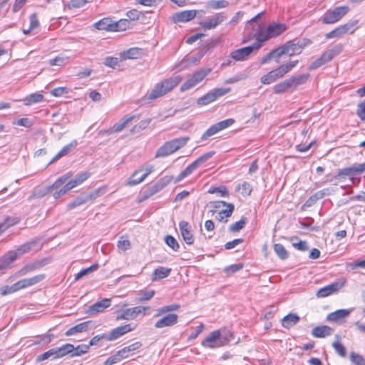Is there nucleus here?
<instances>
[{
  "instance_id": "f257e3e1",
  "label": "nucleus",
  "mask_w": 365,
  "mask_h": 365,
  "mask_svg": "<svg viewBox=\"0 0 365 365\" xmlns=\"http://www.w3.org/2000/svg\"><path fill=\"white\" fill-rule=\"evenodd\" d=\"M42 247L40 239H34L19 246L16 250L9 251L0 258V275L4 273L9 266L14 262L19 256L31 251H38Z\"/></svg>"
},
{
  "instance_id": "f03ea898",
  "label": "nucleus",
  "mask_w": 365,
  "mask_h": 365,
  "mask_svg": "<svg viewBox=\"0 0 365 365\" xmlns=\"http://www.w3.org/2000/svg\"><path fill=\"white\" fill-rule=\"evenodd\" d=\"M232 338V334L230 331L215 330L204 339L201 344L205 348H220L228 344Z\"/></svg>"
},
{
  "instance_id": "7ed1b4c3",
  "label": "nucleus",
  "mask_w": 365,
  "mask_h": 365,
  "mask_svg": "<svg viewBox=\"0 0 365 365\" xmlns=\"http://www.w3.org/2000/svg\"><path fill=\"white\" fill-rule=\"evenodd\" d=\"M181 80L182 77L180 76H175L156 83L149 93L148 98L153 100L163 96L177 86Z\"/></svg>"
},
{
  "instance_id": "20e7f679",
  "label": "nucleus",
  "mask_w": 365,
  "mask_h": 365,
  "mask_svg": "<svg viewBox=\"0 0 365 365\" xmlns=\"http://www.w3.org/2000/svg\"><path fill=\"white\" fill-rule=\"evenodd\" d=\"M309 77V75L308 73L292 76L274 85L273 91L276 94H281L289 90H293L297 86L305 83Z\"/></svg>"
},
{
  "instance_id": "39448f33",
  "label": "nucleus",
  "mask_w": 365,
  "mask_h": 365,
  "mask_svg": "<svg viewBox=\"0 0 365 365\" xmlns=\"http://www.w3.org/2000/svg\"><path fill=\"white\" fill-rule=\"evenodd\" d=\"M190 140L188 136H182L165 142L155 153V158L165 157L184 147Z\"/></svg>"
},
{
  "instance_id": "423d86ee",
  "label": "nucleus",
  "mask_w": 365,
  "mask_h": 365,
  "mask_svg": "<svg viewBox=\"0 0 365 365\" xmlns=\"http://www.w3.org/2000/svg\"><path fill=\"white\" fill-rule=\"evenodd\" d=\"M263 14L264 12L259 13L247 22V27H252L253 37L256 39L255 42L247 46L252 49V53L258 51L263 46V43L267 41V38H265L259 31L260 24L259 20Z\"/></svg>"
},
{
  "instance_id": "0eeeda50",
  "label": "nucleus",
  "mask_w": 365,
  "mask_h": 365,
  "mask_svg": "<svg viewBox=\"0 0 365 365\" xmlns=\"http://www.w3.org/2000/svg\"><path fill=\"white\" fill-rule=\"evenodd\" d=\"M215 151H210L200 156L197 159H196L194 162L190 164L185 170H183L177 176V178L175 180V182L178 183L187 176L190 175L194 170H195L201 165H202L209 159H210L215 155Z\"/></svg>"
},
{
  "instance_id": "6e6552de",
  "label": "nucleus",
  "mask_w": 365,
  "mask_h": 365,
  "mask_svg": "<svg viewBox=\"0 0 365 365\" xmlns=\"http://www.w3.org/2000/svg\"><path fill=\"white\" fill-rule=\"evenodd\" d=\"M349 11L348 6H337L332 10H327L322 18V23L324 24H334L344 16Z\"/></svg>"
},
{
  "instance_id": "1a4fd4ad",
  "label": "nucleus",
  "mask_w": 365,
  "mask_h": 365,
  "mask_svg": "<svg viewBox=\"0 0 365 365\" xmlns=\"http://www.w3.org/2000/svg\"><path fill=\"white\" fill-rule=\"evenodd\" d=\"M211 72V68H202L192 73L181 86L180 91H185L189 90L201 81Z\"/></svg>"
},
{
  "instance_id": "9d476101",
  "label": "nucleus",
  "mask_w": 365,
  "mask_h": 365,
  "mask_svg": "<svg viewBox=\"0 0 365 365\" xmlns=\"http://www.w3.org/2000/svg\"><path fill=\"white\" fill-rule=\"evenodd\" d=\"M260 29L259 31L265 38H267V41L277 37L281 35L287 29V26L285 24L278 23L276 21H273L270 23L266 29H263L262 26V23H260Z\"/></svg>"
},
{
  "instance_id": "9b49d317",
  "label": "nucleus",
  "mask_w": 365,
  "mask_h": 365,
  "mask_svg": "<svg viewBox=\"0 0 365 365\" xmlns=\"http://www.w3.org/2000/svg\"><path fill=\"white\" fill-rule=\"evenodd\" d=\"M230 91V88H215L200 97L197 99V104L200 106L208 105L216 101L218 98L225 96Z\"/></svg>"
},
{
  "instance_id": "f8f14e48",
  "label": "nucleus",
  "mask_w": 365,
  "mask_h": 365,
  "mask_svg": "<svg viewBox=\"0 0 365 365\" xmlns=\"http://www.w3.org/2000/svg\"><path fill=\"white\" fill-rule=\"evenodd\" d=\"M346 280L344 277H341L336 281L320 288L316 293L318 298L327 297L332 294L339 292L346 284Z\"/></svg>"
},
{
  "instance_id": "ddd939ff",
  "label": "nucleus",
  "mask_w": 365,
  "mask_h": 365,
  "mask_svg": "<svg viewBox=\"0 0 365 365\" xmlns=\"http://www.w3.org/2000/svg\"><path fill=\"white\" fill-rule=\"evenodd\" d=\"M234 123V119L228 118L212 125L208 129H207L206 131L202 135L200 140L205 141L210 137H212V135L217 134L220 131L231 126Z\"/></svg>"
},
{
  "instance_id": "4468645a",
  "label": "nucleus",
  "mask_w": 365,
  "mask_h": 365,
  "mask_svg": "<svg viewBox=\"0 0 365 365\" xmlns=\"http://www.w3.org/2000/svg\"><path fill=\"white\" fill-rule=\"evenodd\" d=\"M226 19L227 16L224 13H216L212 16L202 20L199 22V24L205 30H211L221 24Z\"/></svg>"
},
{
  "instance_id": "2eb2a0df",
  "label": "nucleus",
  "mask_w": 365,
  "mask_h": 365,
  "mask_svg": "<svg viewBox=\"0 0 365 365\" xmlns=\"http://www.w3.org/2000/svg\"><path fill=\"white\" fill-rule=\"evenodd\" d=\"M200 12L202 13V14H205L203 10H185L174 14L173 19L175 23L187 22L196 17Z\"/></svg>"
},
{
  "instance_id": "dca6fc26",
  "label": "nucleus",
  "mask_w": 365,
  "mask_h": 365,
  "mask_svg": "<svg viewBox=\"0 0 365 365\" xmlns=\"http://www.w3.org/2000/svg\"><path fill=\"white\" fill-rule=\"evenodd\" d=\"M71 177V173H68L60 178H58L51 185L50 190L51 191H54L53 193V196L55 199L59 198L61 196L66 194L63 192V189L61 188L62 185H64L68 180V179Z\"/></svg>"
},
{
  "instance_id": "f3484780",
  "label": "nucleus",
  "mask_w": 365,
  "mask_h": 365,
  "mask_svg": "<svg viewBox=\"0 0 365 365\" xmlns=\"http://www.w3.org/2000/svg\"><path fill=\"white\" fill-rule=\"evenodd\" d=\"M71 177V173H68L60 178H58L51 185L50 190L51 191H54L53 193V196L55 199L59 198L61 196L66 194L63 192V189L61 188L62 185H64L68 180V179Z\"/></svg>"
},
{
  "instance_id": "a211bd4d",
  "label": "nucleus",
  "mask_w": 365,
  "mask_h": 365,
  "mask_svg": "<svg viewBox=\"0 0 365 365\" xmlns=\"http://www.w3.org/2000/svg\"><path fill=\"white\" fill-rule=\"evenodd\" d=\"M71 177V173H68L60 178H58L51 185L50 190L51 191H54L53 193V196L55 199L59 198L61 196L66 194L63 192V189L61 188L62 185H64L68 180V179Z\"/></svg>"
},
{
  "instance_id": "6ab92c4d",
  "label": "nucleus",
  "mask_w": 365,
  "mask_h": 365,
  "mask_svg": "<svg viewBox=\"0 0 365 365\" xmlns=\"http://www.w3.org/2000/svg\"><path fill=\"white\" fill-rule=\"evenodd\" d=\"M46 277L44 274H38L32 277L26 278L21 280L18 281L14 284V289H22L31 286H34L42 280H43Z\"/></svg>"
},
{
  "instance_id": "aec40b11",
  "label": "nucleus",
  "mask_w": 365,
  "mask_h": 365,
  "mask_svg": "<svg viewBox=\"0 0 365 365\" xmlns=\"http://www.w3.org/2000/svg\"><path fill=\"white\" fill-rule=\"evenodd\" d=\"M135 328V325L133 324H128L123 326L118 327L113 329L108 335H107L106 340L107 341H113L121 336L125 334L128 332L133 331Z\"/></svg>"
},
{
  "instance_id": "412c9836",
  "label": "nucleus",
  "mask_w": 365,
  "mask_h": 365,
  "mask_svg": "<svg viewBox=\"0 0 365 365\" xmlns=\"http://www.w3.org/2000/svg\"><path fill=\"white\" fill-rule=\"evenodd\" d=\"M170 181L171 178L169 177H165L158 180L144 192V199H147L163 190Z\"/></svg>"
},
{
  "instance_id": "4be33fe9",
  "label": "nucleus",
  "mask_w": 365,
  "mask_h": 365,
  "mask_svg": "<svg viewBox=\"0 0 365 365\" xmlns=\"http://www.w3.org/2000/svg\"><path fill=\"white\" fill-rule=\"evenodd\" d=\"M178 321V315L174 313H169L162 318L158 319L155 323V327L156 329H162L167 327H172L175 325Z\"/></svg>"
},
{
  "instance_id": "5701e85b",
  "label": "nucleus",
  "mask_w": 365,
  "mask_h": 365,
  "mask_svg": "<svg viewBox=\"0 0 365 365\" xmlns=\"http://www.w3.org/2000/svg\"><path fill=\"white\" fill-rule=\"evenodd\" d=\"M179 229L185 242L188 245H193L194 237L192 233L191 225L186 221H181L179 223Z\"/></svg>"
},
{
  "instance_id": "b1692460",
  "label": "nucleus",
  "mask_w": 365,
  "mask_h": 365,
  "mask_svg": "<svg viewBox=\"0 0 365 365\" xmlns=\"http://www.w3.org/2000/svg\"><path fill=\"white\" fill-rule=\"evenodd\" d=\"M306 44L300 41H296L295 40L289 41L283 45L286 48L287 52V55L292 56L294 55L300 54Z\"/></svg>"
},
{
  "instance_id": "393cba45",
  "label": "nucleus",
  "mask_w": 365,
  "mask_h": 365,
  "mask_svg": "<svg viewBox=\"0 0 365 365\" xmlns=\"http://www.w3.org/2000/svg\"><path fill=\"white\" fill-rule=\"evenodd\" d=\"M284 76L281 68L279 66L276 69L269 71L268 73L262 76L260 78V82L263 84H270L277 80L282 78Z\"/></svg>"
},
{
  "instance_id": "a878e982",
  "label": "nucleus",
  "mask_w": 365,
  "mask_h": 365,
  "mask_svg": "<svg viewBox=\"0 0 365 365\" xmlns=\"http://www.w3.org/2000/svg\"><path fill=\"white\" fill-rule=\"evenodd\" d=\"M135 118V115L125 116L120 120L115 123L112 127L104 132L108 135L120 132Z\"/></svg>"
},
{
  "instance_id": "bb28decb",
  "label": "nucleus",
  "mask_w": 365,
  "mask_h": 365,
  "mask_svg": "<svg viewBox=\"0 0 365 365\" xmlns=\"http://www.w3.org/2000/svg\"><path fill=\"white\" fill-rule=\"evenodd\" d=\"M110 304L111 300L110 299L105 298L90 306L87 313L90 315H94L98 313L103 312L106 308L109 307Z\"/></svg>"
},
{
  "instance_id": "cd10ccee",
  "label": "nucleus",
  "mask_w": 365,
  "mask_h": 365,
  "mask_svg": "<svg viewBox=\"0 0 365 365\" xmlns=\"http://www.w3.org/2000/svg\"><path fill=\"white\" fill-rule=\"evenodd\" d=\"M349 309H338L335 312L329 313L327 317V320L336 323H341L350 314Z\"/></svg>"
},
{
  "instance_id": "c85d7f7f",
  "label": "nucleus",
  "mask_w": 365,
  "mask_h": 365,
  "mask_svg": "<svg viewBox=\"0 0 365 365\" xmlns=\"http://www.w3.org/2000/svg\"><path fill=\"white\" fill-rule=\"evenodd\" d=\"M251 53L252 49L246 46L233 51L231 52L230 56L233 60L236 61H246Z\"/></svg>"
},
{
  "instance_id": "c756f323",
  "label": "nucleus",
  "mask_w": 365,
  "mask_h": 365,
  "mask_svg": "<svg viewBox=\"0 0 365 365\" xmlns=\"http://www.w3.org/2000/svg\"><path fill=\"white\" fill-rule=\"evenodd\" d=\"M333 332V329L329 326H318L314 327L312 331V334L317 338H324L331 335Z\"/></svg>"
},
{
  "instance_id": "7c9ffc66",
  "label": "nucleus",
  "mask_w": 365,
  "mask_h": 365,
  "mask_svg": "<svg viewBox=\"0 0 365 365\" xmlns=\"http://www.w3.org/2000/svg\"><path fill=\"white\" fill-rule=\"evenodd\" d=\"M45 264H46V262L44 260L36 261V262H34L32 263H29V264L25 265L24 267H22L19 270V273L21 276H24V275L27 274L29 272H31L34 270H36V269L43 267Z\"/></svg>"
},
{
  "instance_id": "2f4dec72",
  "label": "nucleus",
  "mask_w": 365,
  "mask_h": 365,
  "mask_svg": "<svg viewBox=\"0 0 365 365\" xmlns=\"http://www.w3.org/2000/svg\"><path fill=\"white\" fill-rule=\"evenodd\" d=\"M77 145V141L73 140L69 144L65 145L48 163V165H50L55 161L58 160L61 158L66 155L68 153H70L72 150H73Z\"/></svg>"
},
{
  "instance_id": "473e14b6",
  "label": "nucleus",
  "mask_w": 365,
  "mask_h": 365,
  "mask_svg": "<svg viewBox=\"0 0 365 365\" xmlns=\"http://www.w3.org/2000/svg\"><path fill=\"white\" fill-rule=\"evenodd\" d=\"M91 324V321H87L81 322L74 327H71L66 332V336H72L77 333H81L86 331L88 329L89 325Z\"/></svg>"
},
{
  "instance_id": "72a5a7b5",
  "label": "nucleus",
  "mask_w": 365,
  "mask_h": 365,
  "mask_svg": "<svg viewBox=\"0 0 365 365\" xmlns=\"http://www.w3.org/2000/svg\"><path fill=\"white\" fill-rule=\"evenodd\" d=\"M94 26L98 30H106L108 31H113L115 29L113 21L109 18H104L98 22L95 23ZM115 26H117L115 25Z\"/></svg>"
},
{
  "instance_id": "f704fd0d",
  "label": "nucleus",
  "mask_w": 365,
  "mask_h": 365,
  "mask_svg": "<svg viewBox=\"0 0 365 365\" xmlns=\"http://www.w3.org/2000/svg\"><path fill=\"white\" fill-rule=\"evenodd\" d=\"M342 49V46L341 45H336L332 48L324 52L320 56L323 59L325 63L331 61L334 56H337Z\"/></svg>"
},
{
  "instance_id": "c9c22d12",
  "label": "nucleus",
  "mask_w": 365,
  "mask_h": 365,
  "mask_svg": "<svg viewBox=\"0 0 365 365\" xmlns=\"http://www.w3.org/2000/svg\"><path fill=\"white\" fill-rule=\"evenodd\" d=\"M342 49V46L341 45H336L332 48L324 52L320 56L323 59L325 63L331 61L334 56H337Z\"/></svg>"
},
{
  "instance_id": "e433bc0d",
  "label": "nucleus",
  "mask_w": 365,
  "mask_h": 365,
  "mask_svg": "<svg viewBox=\"0 0 365 365\" xmlns=\"http://www.w3.org/2000/svg\"><path fill=\"white\" fill-rule=\"evenodd\" d=\"M327 191L328 189H324L315 192L308 198V200L303 205L302 207H310L313 206L317 200L323 198L326 195L328 194Z\"/></svg>"
},
{
  "instance_id": "4c0bfd02",
  "label": "nucleus",
  "mask_w": 365,
  "mask_h": 365,
  "mask_svg": "<svg viewBox=\"0 0 365 365\" xmlns=\"http://www.w3.org/2000/svg\"><path fill=\"white\" fill-rule=\"evenodd\" d=\"M299 319V317L297 314L290 313L282 319V325L286 329H289L297 324Z\"/></svg>"
},
{
  "instance_id": "58836bf2",
  "label": "nucleus",
  "mask_w": 365,
  "mask_h": 365,
  "mask_svg": "<svg viewBox=\"0 0 365 365\" xmlns=\"http://www.w3.org/2000/svg\"><path fill=\"white\" fill-rule=\"evenodd\" d=\"M141 49L138 48H130L120 53V57L123 59H136L140 57Z\"/></svg>"
},
{
  "instance_id": "ea45409f",
  "label": "nucleus",
  "mask_w": 365,
  "mask_h": 365,
  "mask_svg": "<svg viewBox=\"0 0 365 365\" xmlns=\"http://www.w3.org/2000/svg\"><path fill=\"white\" fill-rule=\"evenodd\" d=\"M171 268L159 267L153 271L152 281H156L167 277L171 272Z\"/></svg>"
},
{
  "instance_id": "a19ab883",
  "label": "nucleus",
  "mask_w": 365,
  "mask_h": 365,
  "mask_svg": "<svg viewBox=\"0 0 365 365\" xmlns=\"http://www.w3.org/2000/svg\"><path fill=\"white\" fill-rule=\"evenodd\" d=\"M56 351V356L58 359L62 358L65 356L66 355L71 354H72V352L74 349V345L67 343L66 344H63L61 347L55 348Z\"/></svg>"
},
{
  "instance_id": "79ce46f5",
  "label": "nucleus",
  "mask_w": 365,
  "mask_h": 365,
  "mask_svg": "<svg viewBox=\"0 0 365 365\" xmlns=\"http://www.w3.org/2000/svg\"><path fill=\"white\" fill-rule=\"evenodd\" d=\"M180 308V305L178 304H172L161 307L157 309V312L155 314L154 317H158L166 313L176 311Z\"/></svg>"
},
{
  "instance_id": "37998d69",
  "label": "nucleus",
  "mask_w": 365,
  "mask_h": 365,
  "mask_svg": "<svg viewBox=\"0 0 365 365\" xmlns=\"http://www.w3.org/2000/svg\"><path fill=\"white\" fill-rule=\"evenodd\" d=\"M229 2L226 0H212L206 3L207 9H219L228 6Z\"/></svg>"
},
{
  "instance_id": "c03bdc74",
  "label": "nucleus",
  "mask_w": 365,
  "mask_h": 365,
  "mask_svg": "<svg viewBox=\"0 0 365 365\" xmlns=\"http://www.w3.org/2000/svg\"><path fill=\"white\" fill-rule=\"evenodd\" d=\"M356 175L355 169L354 165L340 169L337 175L334 176L335 179H339L340 178L349 177L351 179L353 175Z\"/></svg>"
},
{
  "instance_id": "a18cd8bd",
  "label": "nucleus",
  "mask_w": 365,
  "mask_h": 365,
  "mask_svg": "<svg viewBox=\"0 0 365 365\" xmlns=\"http://www.w3.org/2000/svg\"><path fill=\"white\" fill-rule=\"evenodd\" d=\"M142 346L141 342L136 341L128 346H125L122 349L119 350L120 353L123 356V359L127 358L128 356V353L135 351L140 349Z\"/></svg>"
},
{
  "instance_id": "49530a36",
  "label": "nucleus",
  "mask_w": 365,
  "mask_h": 365,
  "mask_svg": "<svg viewBox=\"0 0 365 365\" xmlns=\"http://www.w3.org/2000/svg\"><path fill=\"white\" fill-rule=\"evenodd\" d=\"M43 100V96L38 93H31L25 98L26 106H30L34 103H40Z\"/></svg>"
},
{
  "instance_id": "de8ad7c7",
  "label": "nucleus",
  "mask_w": 365,
  "mask_h": 365,
  "mask_svg": "<svg viewBox=\"0 0 365 365\" xmlns=\"http://www.w3.org/2000/svg\"><path fill=\"white\" fill-rule=\"evenodd\" d=\"M19 222V217H6L2 223H0V235L9 227L16 225Z\"/></svg>"
},
{
  "instance_id": "09e8293b",
  "label": "nucleus",
  "mask_w": 365,
  "mask_h": 365,
  "mask_svg": "<svg viewBox=\"0 0 365 365\" xmlns=\"http://www.w3.org/2000/svg\"><path fill=\"white\" fill-rule=\"evenodd\" d=\"M273 248L275 253L281 259H286L289 257L288 252L282 244H274Z\"/></svg>"
},
{
  "instance_id": "8fccbe9b",
  "label": "nucleus",
  "mask_w": 365,
  "mask_h": 365,
  "mask_svg": "<svg viewBox=\"0 0 365 365\" xmlns=\"http://www.w3.org/2000/svg\"><path fill=\"white\" fill-rule=\"evenodd\" d=\"M339 336L336 335V341H334L332 344V346L336 351V352L341 357H345L346 352V348L343 344H341L339 341Z\"/></svg>"
},
{
  "instance_id": "3c124183",
  "label": "nucleus",
  "mask_w": 365,
  "mask_h": 365,
  "mask_svg": "<svg viewBox=\"0 0 365 365\" xmlns=\"http://www.w3.org/2000/svg\"><path fill=\"white\" fill-rule=\"evenodd\" d=\"M346 34V31L345 29L344 28V26L342 25H341V26H338L337 28H336L335 29H334L333 31L327 33L326 34V38L328 39L332 38H339Z\"/></svg>"
},
{
  "instance_id": "603ef678",
  "label": "nucleus",
  "mask_w": 365,
  "mask_h": 365,
  "mask_svg": "<svg viewBox=\"0 0 365 365\" xmlns=\"http://www.w3.org/2000/svg\"><path fill=\"white\" fill-rule=\"evenodd\" d=\"M346 34V31L345 29L344 28V26L342 25H341V26H338L337 28H336L335 29H334L333 31L327 33L326 34V38L328 39L332 38H339Z\"/></svg>"
},
{
  "instance_id": "864d4df0",
  "label": "nucleus",
  "mask_w": 365,
  "mask_h": 365,
  "mask_svg": "<svg viewBox=\"0 0 365 365\" xmlns=\"http://www.w3.org/2000/svg\"><path fill=\"white\" fill-rule=\"evenodd\" d=\"M89 347L88 344H79L76 347L74 346L73 351L72 352V354L71 355V357L75 356H80L84 354H86L88 352Z\"/></svg>"
},
{
  "instance_id": "5fc2aeb1",
  "label": "nucleus",
  "mask_w": 365,
  "mask_h": 365,
  "mask_svg": "<svg viewBox=\"0 0 365 365\" xmlns=\"http://www.w3.org/2000/svg\"><path fill=\"white\" fill-rule=\"evenodd\" d=\"M287 50L286 48H284L283 45L282 46H279L270 51L272 58H274L277 63H279V58L287 54Z\"/></svg>"
},
{
  "instance_id": "6e6d98bb",
  "label": "nucleus",
  "mask_w": 365,
  "mask_h": 365,
  "mask_svg": "<svg viewBox=\"0 0 365 365\" xmlns=\"http://www.w3.org/2000/svg\"><path fill=\"white\" fill-rule=\"evenodd\" d=\"M349 359L354 365H365V359L359 354L351 351L349 355Z\"/></svg>"
},
{
  "instance_id": "4d7b16f0",
  "label": "nucleus",
  "mask_w": 365,
  "mask_h": 365,
  "mask_svg": "<svg viewBox=\"0 0 365 365\" xmlns=\"http://www.w3.org/2000/svg\"><path fill=\"white\" fill-rule=\"evenodd\" d=\"M48 359H58L56 356V349H51L48 351L40 354L37 357L38 361H43Z\"/></svg>"
},
{
  "instance_id": "13d9d810",
  "label": "nucleus",
  "mask_w": 365,
  "mask_h": 365,
  "mask_svg": "<svg viewBox=\"0 0 365 365\" xmlns=\"http://www.w3.org/2000/svg\"><path fill=\"white\" fill-rule=\"evenodd\" d=\"M246 223L247 218L245 217H242L240 221L236 222L230 226V231L232 232H239L244 228Z\"/></svg>"
},
{
  "instance_id": "bf43d9fd",
  "label": "nucleus",
  "mask_w": 365,
  "mask_h": 365,
  "mask_svg": "<svg viewBox=\"0 0 365 365\" xmlns=\"http://www.w3.org/2000/svg\"><path fill=\"white\" fill-rule=\"evenodd\" d=\"M237 189L241 190V194L243 196H249L252 190L251 185L247 182H243L239 184Z\"/></svg>"
},
{
  "instance_id": "052dcab7",
  "label": "nucleus",
  "mask_w": 365,
  "mask_h": 365,
  "mask_svg": "<svg viewBox=\"0 0 365 365\" xmlns=\"http://www.w3.org/2000/svg\"><path fill=\"white\" fill-rule=\"evenodd\" d=\"M122 359H123V356L118 351L114 355L108 357L105 361L104 365H113L120 362Z\"/></svg>"
},
{
  "instance_id": "680f3d73",
  "label": "nucleus",
  "mask_w": 365,
  "mask_h": 365,
  "mask_svg": "<svg viewBox=\"0 0 365 365\" xmlns=\"http://www.w3.org/2000/svg\"><path fill=\"white\" fill-rule=\"evenodd\" d=\"M165 242L168 246H169L174 251H178L180 245L175 237L171 235H167L165 237Z\"/></svg>"
},
{
  "instance_id": "e2e57ef3",
  "label": "nucleus",
  "mask_w": 365,
  "mask_h": 365,
  "mask_svg": "<svg viewBox=\"0 0 365 365\" xmlns=\"http://www.w3.org/2000/svg\"><path fill=\"white\" fill-rule=\"evenodd\" d=\"M86 202L84 194L81 195L68 205V209L71 210Z\"/></svg>"
},
{
  "instance_id": "0e129e2a",
  "label": "nucleus",
  "mask_w": 365,
  "mask_h": 365,
  "mask_svg": "<svg viewBox=\"0 0 365 365\" xmlns=\"http://www.w3.org/2000/svg\"><path fill=\"white\" fill-rule=\"evenodd\" d=\"M133 319H135L138 314H143V315L146 314L147 311L150 309V307H143V306H137L135 307L130 308Z\"/></svg>"
},
{
  "instance_id": "69168bd1",
  "label": "nucleus",
  "mask_w": 365,
  "mask_h": 365,
  "mask_svg": "<svg viewBox=\"0 0 365 365\" xmlns=\"http://www.w3.org/2000/svg\"><path fill=\"white\" fill-rule=\"evenodd\" d=\"M154 295H155L154 290L141 292L139 294V297L138 298V302H144L146 301H149L150 299H151L153 297Z\"/></svg>"
},
{
  "instance_id": "338daca9",
  "label": "nucleus",
  "mask_w": 365,
  "mask_h": 365,
  "mask_svg": "<svg viewBox=\"0 0 365 365\" xmlns=\"http://www.w3.org/2000/svg\"><path fill=\"white\" fill-rule=\"evenodd\" d=\"M208 192L212 193V194L217 193V194L220 195L221 197H227L229 195V192L225 186L220 187H211L209 189Z\"/></svg>"
},
{
  "instance_id": "774afa93",
  "label": "nucleus",
  "mask_w": 365,
  "mask_h": 365,
  "mask_svg": "<svg viewBox=\"0 0 365 365\" xmlns=\"http://www.w3.org/2000/svg\"><path fill=\"white\" fill-rule=\"evenodd\" d=\"M13 124L30 128L33 126L34 122L28 118H22L14 121Z\"/></svg>"
}]
</instances>
